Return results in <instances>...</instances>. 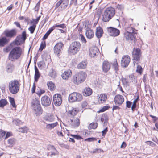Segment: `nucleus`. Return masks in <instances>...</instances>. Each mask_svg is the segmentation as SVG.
Returning <instances> with one entry per match:
<instances>
[{"instance_id": "f257e3e1", "label": "nucleus", "mask_w": 158, "mask_h": 158, "mask_svg": "<svg viewBox=\"0 0 158 158\" xmlns=\"http://www.w3.org/2000/svg\"><path fill=\"white\" fill-rule=\"evenodd\" d=\"M22 49L19 46L15 47L13 48L8 55V59L11 61L14 62L19 59L22 54Z\"/></svg>"}, {"instance_id": "f03ea898", "label": "nucleus", "mask_w": 158, "mask_h": 158, "mask_svg": "<svg viewBox=\"0 0 158 158\" xmlns=\"http://www.w3.org/2000/svg\"><path fill=\"white\" fill-rule=\"evenodd\" d=\"M115 14L114 9L112 7L107 8L102 15V20L104 22H108L114 16Z\"/></svg>"}, {"instance_id": "7ed1b4c3", "label": "nucleus", "mask_w": 158, "mask_h": 158, "mask_svg": "<svg viewBox=\"0 0 158 158\" xmlns=\"http://www.w3.org/2000/svg\"><path fill=\"white\" fill-rule=\"evenodd\" d=\"M115 14L114 9L112 7L107 8L102 15V20L104 22H108L114 16Z\"/></svg>"}, {"instance_id": "20e7f679", "label": "nucleus", "mask_w": 158, "mask_h": 158, "mask_svg": "<svg viewBox=\"0 0 158 158\" xmlns=\"http://www.w3.org/2000/svg\"><path fill=\"white\" fill-rule=\"evenodd\" d=\"M86 77L87 74L85 72H79L73 76V81L75 84L78 85L84 82Z\"/></svg>"}, {"instance_id": "39448f33", "label": "nucleus", "mask_w": 158, "mask_h": 158, "mask_svg": "<svg viewBox=\"0 0 158 158\" xmlns=\"http://www.w3.org/2000/svg\"><path fill=\"white\" fill-rule=\"evenodd\" d=\"M81 44L78 41H74L70 45L68 52L69 53L75 55L81 49Z\"/></svg>"}, {"instance_id": "423d86ee", "label": "nucleus", "mask_w": 158, "mask_h": 158, "mask_svg": "<svg viewBox=\"0 0 158 158\" xmlns=\"http://www.w3.org/2000/svg\"><path fill=\"white\" fill-rule=\"evenodd\" d=\"M19 84L17 80L11 81L9 84L10 92L12 94H16L19 90Z\"/></svg>"}, {"instance_id": "0eeeda50", "label": "nucleus", "mask_w": 158, "mask_h": 158, "mask_svg": "<svg viewBox=\"0 0 158 158\" xmlns=\"http://www.w3.org/2000/svg\"><path fill=\"white\" fill-rule=\"evenodd\" d=\"M47 149L50 151L48 153V156H49L51 157L54 156H58L59 152L56 150L55 147L53 145H48L47 147Z\"/></svg>"}, {"instance_id": "6e6552de", "label": "nucleus", "mask_w": 158, "mask_h": 158, "mask_svg": "<svg viewBox=\"0 0 158 158\" xmlns=\"http://www.w3.org/2000/svg\"><path fill=\"white\" fill-rule=\"evenodd\" d=\"M107 31L109 35L110 36L116 37L118 36L120 33L119 30L111 27L107 28Z\"/></svg>"}, {"instance_id": "1a4fd4ad", "label": "nucleus", "mask_w": 158, "mask_h": 158, "mask_svg": "<svg viewBox=\"0 0 158 158\" xmlns=\"http://www.w3.org/2000/svg\"><path fill=\"white\" fill-rule=\"evenodd\" d=\"M69 4V0H60L56 3L55 9H56L60 6L61 10L65 9L68 6Z\"/></svg>"}, {"instance_id": "9d476101", "label": "nucleus", "mask_w": 158, "mask_h": 158, "mask_svg": "<svg viewBox=\"0 0 158 158\" xmlns=\"http://www.w3.org/2000/svg\"><path fill=\"white\" fill-rule=\"evenodd\" d=\"M134 34H136V33H134L133 31L132 32L127 31L124 33V37L126 40L130 42L131 41L132 43L133 41L135 43L136 40V39L135 36H134Z\"/></svg>"}, {"instance_id": "9b49d317", "label": "nucleus", "mask_w": 158, "mask_h": 158, "mask_svg": "<svg viewBox=\"0 0 158 158\" xmlns=\"http://www.w3.org/2000/svg\"><path fill=\"white\" fill-rule=\"evenodd\" d=\"M62 99L61 95L56 94L53 96V103L56 106H59L62 103Z\"/></svg>"}, {"instance_id": "f8f14e48", "label": "nucleus", "mask_w": 158, "mask_h": 158, "mask_svg": "<svg viewBox=\"0 0 158 158\" xmlns=\"http://www.w3.org/2000/svg\"><path fill=\"white\" fill-rule=\"evenodd\" d=\"M130 56L127 55L123 57L121 60V65L123 68L127 67L129 65L130 61Z\"/></svg>"}, {"instance_id": "ddd939ff", "label": "nucleus", "mask_w": 158, "mask_h": 158, "mask_svg": "<svg viewBox=\"0 0 158 158\" xmlns=\"http://www.w3.org/2000/svg\"><path fill=\"white\" fill-rule=\"evenodd\" d=\"M132 53L134 60L136 61H139L141 55L140 50L139 48H134Z\"/></svg>"}, {"instance_id": "4468645a", "label": "nucleus", "mask_w": 158, "mask_h": 158, "mask_svg": "<svg viewBox=\"0 0 158 158\" xmlns=\"http://www.w3.org/2000/svg\"><path fill=\"white\" fill-rule=\"evenodd\" d=\"M64 44L61 42L57 43L54 46V53L58 56H59L61 50Z\"/></svg>"}, {"instance_id": "2eb2a0df", "label": "nucleus", "mask_w": 158, "mask_h": 158, "mask_svg": "<svg viewBox=\"0 0 158 158\" xmlns=\"http://www.w3.org/2000/svg\"><path fill=\"white\" fill-rule=\"evenodd\" d=\"M41 103L42 105L48 106L50 105L51 101L48 97L47 96H44L41 98Z\"/></svg>"}, {"instance_id": "dca6fc26", "label": "nucleus", "mask_w": 158, "mask_h": 158, "mask_svg": "<svg viewBox=\"0 0 158 158\" xmlns=\"http://www.w3.org/2000/svg\"><path fill=\"white\" fill-rule=\"evenodd\" d=\"M114 101L116 105L120 106L122 104L124 101L123 96L121 95H116L114 98Z\"/></svg>"}, {"instance_id": "f3484780", "label": "nucleus", "mask_w": 158, "mask_h": 158, "mask_svg": "<svg viewBox=\"0 0 158 158\" xmlns=\"http://www.w3.org/2000/svg\"><path fill=\"white\" fill-rule=\"evenodd\" d=\"M17 31L15 29L6 31L5 33L6 36L9 38H11L15 37L16 35Z\"/></svg>"}, {"instance_id": "a211bd4d", "label": "nucleus", "mask_w": 158, "mask_h": 158, "mask_svg": "<svg viewBox=\"0 0 158 158\" xmlns=\"http://www.w3.org/2000/svg\"><path fill=\"white\" fill-rule=\"evenodd\" d=\"M27 38L26 33L25 31H23L21 35H19L16 37L15 40L16 42H19L23 41L24 42Z\"/></svg>"}, {"instance_id": "6ab92c4d", "label": "nucleus", "mask_w": 158, "mask_h": 158, "mask_svg": "<svg viewBox=\"0 0 158 158\" xmlns=\"http://www.w3.org/2000/svg\"><path fill=\"white\" fill-rule=\"evenodd\" d=\"M33 106L34 112L36 114V116L42 114V110L40 105Z\"/></svg>"}, {"instance_id": "aec40b11", "label": "nucleus", "mask_w": 158, "mask_h": 158, "mask_svg": "<svg viewBox=\"0 0 158 158\" xmlns=\"http://www.w3.org/2000/svg\"><path fill=\"white\" fill-rule=\"evenodd\" d=\"M110 64L107 61H104L102 63V70L105 73L107 72L110 69Z\"/></svg>"}, {"instance_id": "412c9836", "label": "nucleus", "mask_w": 158, "mask_h": 158, "mask_svg": "<svg viewBox=\"0 0 158 158\" xmlns=\"http://www.w3.org/2000/svg\"><path fill=\"white\" fill-rule=\"evenodd\" d=\"M85 35L88 39H91L93 37L94 35V33L92 29L88 28L86 30Z\"/></svg>"}, {"instance_id": "4be33fe9", "label": "nucleus", "mask_w": 158, "mask_h": 158, "mask_svg": "<svg viewBox=\"0 0 158 158\" xmlns=\"http://www.w3.org/2000/svg\"><path fill=\"white\" fill-rule=\"evenodd\" d=\"M98 50L96 47H91L89 50V55L91 57H94L98 53Z\"/></svg>"}, {"instance_id": "5701e85b", "label": "nucleus", "mask_w": 158, "mask_h": 158, "mask_svg": "<svg viewBox=\"0 0 158 158\" xmlns=\"http://www.w3.org/2000/svg\"><path fill=\"white\" fill-rule=\"evenodd\" d=\"M79 111V109L77 108H72L71 109L69 110L68 114L70 117H73L77 114Z\"/></svg>"}, {"instance_id": "b1692460", "label": "nucleus", "mask_w": 158, "mask_h": 158, "mask_svg": "<svg viewBox=\"0 0 158 158\" xmlns=\"http://www.w3.org/2000/svg\"><path fill=\"white\" fill-rule=\"evenodd\" d=\"M72 74V72L70 69H68L63 73L61 76L63 79H67Z\"/></svg>"}, {"instance_id": "393cba45", "label": "nucleus", "mask_w": 158, "mask_h": 158, "mask_svg": "<svg viewBox=\"0 0 158 158\" xmlns=\"http://www.w3.org/2000/svg\"><path fill=\"white\" fill-rule=\"evenodd\" d=\"M92 93V89L89 87H86L83 91V95L85 96H88L90 95Z\"/></svg>"}, {"instance_id": "a878e982", "label": "nucleus", "mask_w": 158, "mask_h": 158, "mask_svg": "<svg viewBox=\"0 0 158 158\" xmlns=\"http://www.w3.org/2000/svg\"><path fill=\"white\" fill-rule=\"evenodd\" d=\"M103 33V30L100 27H97L95 35L98 38H101L102 36Z\"/></svg>"}, {"instance_id": "bb28decb", "label": "nucleus", "mask_w": 158, "mask_h": 158, "mask_svg": "<svg viewBox=\"0 0 158 158\" xmlns=\"http://www.w3.org/2000/svg\"><path fill=\"white\" fill-rule=\"evenodd\" d=\"M107 98V95L106 94H101L99 97L98 102L99 103H103L106 100Z\"/></svg>"}, {"instance_id": "cd10ccee", "label": "nucleus", "mask_w": 158, "mask_h": 158, "mask_svg": "<svg viewBox=\"0 0 158 158\" xmlns=\"http://www.w3.org/2000/svg\"><path fill=\"white\" fill-rule=\"evenodd\" d=\"M76 93V92H73L69 94V102H76V99L77 98H75Z\"/></svg>"}, {"instance_id": "c85d7f7f", "label": "nucleus", "mask_w": 158, "mask_h": 158, "mask_svg": "<svg viewBox=\"0 0 158 158\" xmlns=\"http://www.w3.org/2000/svg\"><path fill=\"white\" fill-rule=\"evenodd\" d=\"M14 68L15 66L13 64H8L6 67V71L8 73H12Z\"/></svg>"}, {"instance_id": "c756f323", "label": "nucleus", "mask_w": 158, "mask_h": 158, "mask_svg": "<svg viewBox=\"0 0 158 158\" xmlns=\"http://www.w3.org/2000/svg\"><path fill=\"white\" fill-rule=\"evenodd\" d=\"M8 42V40L5 37L0 39V47H3Z\"/></svg>"}, {"instance_id": "7c9ffc66", "label": "nucleus", "mask_w": 158, "mask_h": 158, "mask_svg": "<svg viewBox=\"0 0 158 158\" xmlns=\"http://www.w3.org/2000/svg\"><path fill=\"white\" fill-rule=\"evenodd\" d=\"M109 119L107 115L105 114H103L101 118V121L102 122H104V124H106Z\"/></svg>"}, {"instance_id": "2f4dec72", "label": "nucleus", "mask_w": 158, "mask_h": 158, "mask_svg": "<svg viewBox=\"0 0 158 158\" xmlns=\"http://www.w3.org/2000/svg\"><path fill=\"white\" fill-rule=\"evenodd\" d=\"M87 66L86 61L84 60L80 62L77 65V67L80 69H85Z\"/></svg>"}, {"instance_id": "473e14b6", "label": "nucleus", "mask_w": 158, "mask_h": 158, "mask_svg": "<svg viewBox=\"0 0 158 158\" xmlns=\"http://www.w3.org/2000/svg\"><path fill=\"white\" fill-rule=\"evenodd\" d=\"M48 89L51 91H53L55 89V85L51 81H48L47 84Z\"/></svg>"}, {"instance_id": "72a5a7b5", "label": "nucleus", "mask_w": 158, "mask_h": 158, "mask_svg": "<svg viewBox=\"0 0 158 158\" xmlns=\"http://www.w3.org/2000/svg\"><path fill=\"white\" fill-rule=\"evenodd\" d=\"M57 124L58 123L57 122L52 124H48L46 125V128L49 129H52L56 126Z\"/></svg>"}, {"instance_id": "f704fd0d", "label": "nucleus", "mask_w": 158, "mask_h": 158, "mask_svg": "<svg viewBox=\"0 0 158 158\" xmlns=\"http://www.w3.org/2000/svg\"><path fill=\"white\" fill-rule=\"evenodd\" d=\"M44 119V120L46 121L52 122L54 120L55 117L53 115H50V116H48L45 117Z\"/></svg>"}, {"instance_id": "c9c22d12", "label": "nucleus", "mask_w": 158, "mask_h": 158, "mask_svg": "<svg viewBox=\"0 0 158 158\" xmlns=\"http://www.w3.org/2000/svg\"><path fill=\"white\" fill-rule=\"evenodd\" d=\"M15 142L16 139L14 138L10 139L8 140V143L9 147H12L15 144Z\"/></svg>"}, {"instance_id": "e433bc0d", "label": "nucleus", "mask_w": 158, "mask_h": 158, "mask_svg": "<svg viewBox=\"0 0 158 158\" xmlns=\"http://www.w3.org/2000/svg\"><path fill=\"white\" fill-rule=\"evenodd\" d=\"M139 99V96H138L136 99H135L134 101L133 104L131 106V110H132L133 112H134V109L136 107V103Z\"/></svg>"}, {"instance_id": "4c0bfd02", "label": "nucleus", "mask_w": 158, "mask_h": 158, "mask_svg": "<svg viewBox=\"0 0 158 158\" xmlns=\"http://www.w3.org/2000/svg\"><path fill=\"white\" fill-rule=\"evenodd\" d=\"M98 125V123H92L89 125L88 128L89 129H95Z\"/></svg>"}, {"instance_id": "58836bf2", "label": "nucleus", "mask_w": 158, "mask_h": 158, "mask_svg": "<svg viewBox=\"0 0 158 158\" xmlns=\"http://www.w3.org/2000/svg\"><path fill=\"white\" fill-rule=\"evenodd\" d=\"M76 102H80L82 99V96L81 94L78 93L76 92L75 96Z\"/></svg>"}, {"instance_id": "ea45409f", "label": "nucleus", "mask_w": 158, "mask_h": 158, "mask_svg": "<svg viewBox=\"0 0 158 158\" xmlns=\"http://www.w3.org/2000/svg\"><path fill=\"white\" fill-rule=\"evenodd\" d=\"M49 75L52 78H54L56 76V74L55 71L52 69L49 72Z\"/></svg>"}, {"instance_id": "a19ab883", "label": "nucleus", "mask_w": 158, "mask_h": 158, "mask_svg": "<svg viewBox=\"0 0 158 158\" xmlns=\"http://www.w3.org/2000/svg\"><path fill=\"white\" fill-rule=\"evenodd\" d=\"M7 103V102L5 99H2L0 100V107H3L6 106Z\"/></svg>"}, {"instance_id": "79ce46f5", "label": "nucleus", "mask_w": 158, "mask_h": 158, "mask_svg": "<svg viewBox=\"0 0 158 158\" xmlns=\"http://www.w3.org/2000/svg\"><path fill=\"white\" fill-rule=\"evenodd\" d=\"M36 27V25L35 24H33L32 26H31L29 28L28 30L30 31L31 34H33Z\"/></svg>"}, {"instance_id": "37998d69", "label": "nucleus", "mask_w": 158, "mask_h": 158, "mask_svg": "<svg viewBox=\"0 0 158 158\" xmlns=\"http://www.w3.org/2000/svg\"><path fill=\"white\" fill-rule=\"evenodd\" d=\"M110 108V106H104L101 109L98 111V113L103 112L108 110Z\"/></svg>"}, {"instance_id": "c03bdc74", "label": "nucleus", "mask_w": 158, "mask_h": 158, "mask_svg": "<svg viewBox=\"0 0 158 158\" xmlns=\"http://www.w3.org/2000/svg\"><path fill=\"white\" fill-rule=\"evenodd\" d=\"M9 101L11 105L13 107H16V106L15 105V100L14 98L12 97H10Z\"/></svg>"}, {"instance_id": "a18cd8bd", "label": "nucleus", "mask_w": 158, "mask_h": 158, "mask_svg": "<svg viewBox=\"0 0 158 158\" xmlns=\"http://www.w3.org/2000/svg\"><path fill=\"white\" fill-rule=\"evenodd\" d=\"M45 41L42 42L40 45V48L39 49V50L41 51L44 48H45Z\"/></svg>"}, {"instance_id": "49530a36", "label": "nucleus", "mask_w": 158, "mask_h": 158, "mask_svg": "<svg viewBox=\"0 0 158 158\" xmlns=\"http://www.w3.org/2000/svg\"><path fill=\"white\" fill-rule=\"evenodd\" d=\"M113 66L114 69L115 70L116 72L118 70V65L117 61H116L114 63Z\"/></svg>"}, {"instance_id": "de8ad7c7", "label": "nucleus", "mask_w": 158, "mask_h": 158, "mask_svg": "<svg viewBox=\"0 0 158 158\" xmlns=\"http://www.w3.org/2000/svg\"><path fill=\"white\" fill-rule=\"evenodd\" d=\"M54 27H55V28L59 27L61 28H64L66 27L65 24L64 23L60 24H55L54 25Z\"/></svg>"}, {"instance_id": "09e8293b", "label": "nucleus", "mask_w": 158, "mask_h": 158, "mask_svg": "<svg viewBox=\"0 0 158 158\" xmlns=\"http://www.w3.org/2000/svg\"><path fill=\"white\" fill-rule=\"evenodd\" d=\"M32 103L33 106H38V105H40L39 100L38 99L36 98L34 100V101L32 102Z\"/></svg>"}, {"instance_id": "8fccbe9b", "label": "nucleus", "mask_w": 158, "mask_h": 158, "mask_svg": "<svg viewBox=\"0 0 158 158\" xmlns=\"http://www.w3.org/2000/svg\"><path fill=\"white\" fill-rule=\"evenodd\" d=\"M80 125L79 120L77 118H76L74 120V126L76 127H78Z\"/></svg>"}, {"instance_id": "3c124183", "label": "nucleus", "mask_w": 158, "mask_h": 158, "mask_svg": "<svg viewBox=\"0 0 158 158\" xmlns=\"http://www.w3.org/2000/svg\"><path fill=\"white\" fill-rule=\"evenodd\" d=\"M80 37L81 41L84 43L85 44L86 42V40L84 36L82 34L80 35Z\"/></svg>"}, {"instance_id": "603ef678", "label": "nucleus", "mask_w": 158, "mask_h": 158, "mask_svg": "<svg viewBox=\"0 0 158 158\" xmlns=\"http://www.w3.org/2000/svg\"><path fill=\"white\" fill-rule=\"evenodd\" d=\"M129 78L130 80V82L135 83L136 82L135 79V76L132 75H130Z\"/></svg>"}, {"instance_id": "864d4df0", "label": "nucleus", "mask_w": 158, "mask_h": 158, "mask_svg": "<svg viewBox=\"0 0 158 158\" xmlns=\"http://www.w3.org/2000/svg\"><path fill=\"white\" fill-rule=\"evenodd\" d=\"M41 17V16H39V17H38L36 19H33V22H31V23H32V22L34 23V24L36 25L39 22V20L40 18Z\"/></svg>"}, {"instance_id": "5fc2aeb1", "label": "nucleus", "mask_w": 158, "mask_h": 158, "mask_svg": "<svg viewBox=\"0 0 158 158\" xmlns=\"http://www.w3.org/2000/svg\"><path fill=\"white\" fill-rule=\"evenodd\" d=\"M136 71L139 73L141 74L142 72V68L141 66L138 65Z\"/></svg>"}, {"instance_id": "6e6d98bb", "label": "nucleus", "mask_w": 158, "mask_h": 158, "mask_svg": "<svg viewBox=\"0 0 158 158\" xmlns=\"http://www.w3.org/2000/svg\"><path fill=\"white\" fill-rule=\"evenodd\" d=\"M71 136L73 137L74 138L76 139H77V140H79L82 139L81 137L78 135H71Z\"/></svg>"}, {"instance_id": "4d7b16f0", "label": "nucleus", "mask_w": 158, "mask_h": 158, "mask_svg": "<svg viewBox=\"0 0 158 158\" xmlns=\"http://www.w3.org/2000/svg\"><path fill=\"white\" fill-rule=\"evenodd\" d=\"M5 132L2 130H0V139L5 136Z\"/></svg>"}, {"instance_id": "13d9d810", "label": "nucleus", "mask_w": 158, "mask_h": 158, "mask_svg": "<svg viewBox=\"0 0 158 158\" xmlns=\"http://www.w3.org/2000/svg\"><path fill=\"white\" fill-rule=\"evenodd\" d=\"M19 131L22 133L27 132V128L26 127L21 128L19 129Z\"/></svg>"}, {"instance_id": "bf43d9fd", "label": "nucleus", "mask_w": 158, "mask_h": 158, "mask_svg": "<svg viewBox=\"0 0 158 158\" xmlns=\"http://www.w3.org/2000/svg\"><path fill=\"white\" fill-rule=\"evenodd\" d=\"M44 92L45 91L44 90L40 89V91H37L36 92V93L39 97H40V95L43 94Z\"/></svg>"}, {"instance_id": "052dcab7", "label": "nucleus", "mask_w": 158, "mask_h": 158, "mask_svg": "<svg viewBox=\"0 0 158 158\" xmlns=\"http://www.w3.org/2000/svg\"><path fill=\"white\" fill-rule=\"evenodd\" d=\"M126 107L128 108H130L131 107L132 104V102L129 101H127L126 102Z\"/></svg>"}, {"instance_id": "680f3d73", "label": "nucleus", "mask_w": 158, "mask_h": 158, "mask_svg": "<svg viewBox=\"0 0 158 158\" xmlns=\"http://www.w3.org/2000/svg\"><path fill=\"white\" fill-rule=\"evenodd\" d=\"M146 143L152 146H154L155 145V144L154 143L150 141H148L146 142Z\"/></svg>"}, {"instance_id": "e2e57ef3", "label": "nucleus", "mask_w": 158, "mask_h": 158, "mask_svg": "<svg viewBox=\"0 0 158 158\" xmlns=\"http://www.w3.org/2000/svg\"><path fill=\"white\" fill-rule=\"evenodd\" d=\"M40 77V75L35 74L34 79L35 81L37 82Z\"/></svg>"}, {"instance_id": "0e129e2a", "label": "nucleus", "mask_w": 158, "mask_h": 158, "mask_svg": "<svg viewBox=\"0 0 158 158\" xmlns=\"http://www.w3.org/2000/svg\"><path fill=\"white\" fill-rule=\"evenodd\" d=\"M108 131V128L106 127L102 131V135L104 136Z\"/></svg>"}, {"instance_id": "69168bd1", "label": "nucleus", "mask_w": 158, "mask_h": 158, "mask_svg": "<svg viewBox=\"0 0 158 158\" xmlns=\"http://www.w3.org/2000/svg\"><path fill=\"white\" fill-rule=\"evenodd\" d=\"M35 74L40 75V73L39 71V70L35 65Z\"/></svg>"}, {"instance_id": "338daca9", "label": "nucleus", "mask_w": 158, "mask_h": 158, "mask_svg": "<svg viewBox=\"0 0 158 158\" xmlns=\"http://www.w3.org/2000/svg\"><path fill=\"white\" fill-rule=\"evenodd\" d=\"M44 63L43 61H40L37 63V64L39 67H42L44 64Z\"/></svg>"}, {"instance_id": "774afa93", "label": "nucleus", "mask_w": 158, "mask_h": 158, "mask_svg": "<svg viewBox=\"0 0 158 158\" xmlns=\"http://www.w3.org/2000/svg\"><path fill=\"white\" fill-rule=\"evenodd\" d=\"M116 7L117 8L120 10H123L124 8L123 6L122 5H119L118 4L116 6Z\"/></svg>"}]
</instances>
